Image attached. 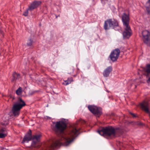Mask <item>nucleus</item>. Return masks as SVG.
Instances as JSON below:
<instances>
[{
  "label": "nucleus",
  "instance_id": "11",
  "mask_svg": "<svg viewBox=\"0 0 150 150\" xmlns=\"http://www.w3.org/2000/svg\"><path fill=\"white\" fill-rule=\"evenodd\" d=\"M41 2L39 1H34L29 6L28 10L32 11L34 9L38 7L41 4Z\"/></svg>",
  "mask_w": 150,
  "mask_h": 150
},
{
  "label": "nucleus",
  "instance_id": "21",
  "mask_svg": "<svg viewBox=\"0 0 150 150\" xmlns=\"http://www.w3.org/2000/svg\"><path fill=\"white\" fill-rule=\"evenodd\" d=\"M29 11V10H28V8L26 10L24 11L23 13V15L25 16H26L28 15V11Z\"/></svg>",
  "mask_w": 150,
  "mask_h": 150
},
{
  "label": "nucleus",
  "instance_id": "13",
  "mask_svg": "<svg viewBox=\"0 0 150 150\" xmlns=\"http://www.w3.org/2000/svg\"><path fill=\"white\" fill-rule=\"evenodd\" d=\"M112 70V68L111 66H109L103 72V75L105 77L108 76L111 72Z\"/></svg>",
  "mask_w": 150,
  "mask_h": 150
},
{
  "label": "nucleus",
  "instance_id": "24",
  "mask_svg": "<svg viewBox=\"0 0 150 150\" xmlns=\"http://www.w3.org/2000/svg\"><path fill=\"white\" fill-rule=\"evenodd\" d=\"M129 113L132 115L133 117H136V115L134 113H132L131 112H130Z\"/></svg>",
  "mask_w": 150,
  "mask_h": 150
},
{
  "label": "nucleus",
  "instance_id": "20",
  "mask_svg": "<svg viewBox=\"0 0 150 150\" xmlns=\"http://www.w3.org/2000/svg\"><path fill=\"white\" fill-rule=\"evenodd\" d=\"M33 42V40L31 39L29 40L27 42V44L28 46H30L32 45Z\"/></svg>",
  "mask_w": 150,
  "mask_h": 150
},
{
  "label": "nucleus",
  "instance_id": "3",
  "mask_svg": "<svg viewBox=\"0 0 150 150\" xmlns=\"http://www.w3.org/2000/svg\"><path fill=\"white\" fill-rule=\"evenodd\" d=\"M114 128L111 126L102 127L100 130L98 131V132L101 135L104 137L113 136L115 133Z\"/></svg>",
  "mask_w": 150,
  "mask_h": 150
},
{
  "label": "nucleus",
  "instance_id": "16",
  "mask_svg": "<svg viewBox=\"0 0 150 150\" xmlns=\"http://www.w3.org/2000/svg\"><path fill=\"white\" fill-rule=\"evenodd\" d=\"M13 78L12 79V81H15L17 79H18L20 77V76L19 74L14 72L13 74Z\"/></svg>",
  "mask_w": 150,
  "mask_h": 150
},
{
  "label": "nucleus",
  "instance_id": "26",
  "mask_svg": "<svg viewBox=\"0 0 150 150\" xmlns=\"http://www.w3.org/2000/svg\"><path fill=\"white\" fill-rule=\"evenodd\" d=\"M1 149L2 150H8L7 149H6L4 148H2Z\"/></svg>",
  "mask_w": 150,
  "mask_h": 150
},
{
  "label": "nucleus",
  "instance_id": "9",
  "mask_svg": "<svg viewBox=\"0 0 150 150\" xmlns=\"http://www.w3.org/2000/svg\"><path fill=\"white\" fill-rule=\"evenodd\" d=\"M124 31L123 33V37L125 39L129 38L132 35V30L130 26H124Z\"/></svg>",
  "mask_w": 150,
  "mask_h": 150
},
{
  "label": "nucleus",
  "instance_id": "27",
  "mask_svg": "<svg viewBox=\"0 0 150 150\" xmlns=\"http://www.w3.org/2000/svg\"><path fill=\"white\" fill-rule=\"evenodd\" d=\"M0 33L2 34H3V31L1 30H0Z\"/></svg>",
  "mask_w": 150,
  "mask_h": 150
},
{
  "label": "nucleus",
  "instance_id": "17",
  "mask_svg": "<svg viewBox=\"0 0 150 150\" xmlns=\"http://www.w3.org/2000/svg\"><path fill=\"white\" fill-rule=\"evenodd\" d=\"M22 88L20 87L18 88L16 91V93L18 95H20L22 94Z\"/></svg>",
  "mask_w": 150,
  "mask_h": 150
},
{
  "label": "nucleus",
  "instance_id": "19",
  "mask_svg": "<svg viewBox=\"0 0 150 150\" xmlns=\"http://www.w3.org/2000/svg\"><path fill=\"white\" fill-rule=\"evenodd\" d=\"M145 71L148 74L150 73V64H148L145 69Z\"/></svg>",
  "mask_w": 150,
  "mask_h": 150
},
{
  "label": "nucleus",
  "instance_id": "22",
  "mask_svg": "<svg viewBox=\"0 0 150 150\" xmlns=\"http://www.w3.org/2000/svg\"><path fill=\"white\" fill-rule=\"evenodd\" d=\"M79 123H81V124H85L86 123V122L84 120H82V119L80 120L79 121Z\"/></svg>",
  "mask_w": 150,
  "mask_h": 150
},
{
  "label": "nucleus",
  "instance_id": "5",
  "mask_svg": "<svg viewBox=\"0 0 150 150\" xmlns=\"http://www.w3.org/2000/svg\"><path fill=\"white\" fill-rule=\"evenodd\" d=\"M118 23L117 20L113 19H110L105 21L104 22V28L105 30L109 29V27H112L114 28L115 27L118 26Z\"/></svg>",
  "mask_w": 150,
  "mask_h": 150
},
{
  "label": "nucleus",
  "instance_id": "18",
  "mask_svg": "<svg viewBox=\"0 0 150 150\" xmlns=\"http://www.w3.org/2000/svg\"><path fill=\"white\" fill-rule=\"evenodd\" d=\"M73 81V80L72 77L68 78L67 80H66V85L70 83L71 82Z\"/></svg>",
  "mask_w": 150,
  "mask_h": 150
},
{
  "label": "nucleus",
  "instance_id": "7",
  "mask_svg": "<svg viewBox=\"0 0 150 150\" xmlns=\"http://www.w3.org/2000/svg\"><path fill=\"white\" fill-rule=\"evenodd\" d=\"M88 108L89 110L93 114L100 116L102 114V109L100 108H98L93 105H88Z\"/></svg>",
  "mask_w": 150,
  "mask_h": 150
},
{
  "label": "nucleus",
  "instance_id": "25",
  "mask_svg": "<svg viewBox=\"0 0 150 150\" xmlns=\"http://www.w3.org/2000/svg\"><path fill=\"white\" fill-rule=\"evenodd\" d=\"M147 82L148 83H150V77L149 78V79L147 81Z\"/></svg>",
  "mask_w": 150,
  "mask_h": 150
},
{
  "label": "nucleus",
  "instance_id": "15",
  "mask_svg": "<svg viewBox=\"0 0 150 150\" xmlns=\"http://www.w3.org/2000/svg\"><path fill=\"white\" fill-rule=\"evenodd\" d=\"M145 7L148 14L150 15V0H148L146 2Z\"/></svg>",
  "mask_w": 150,
  "mask_h": 150
},
{
  "label": "nucleus",
  "instance_id": "6",
  "mask_svg": "<svg viewBox=\"0 0 150 150\" xmlns=\"http://www.w3.org/2000/svg\"><path fill=\"white\" fill-rule=\"evenodd\" d=\"M142 35L144 42L147 45L150 46V32L147 30L142 31Z\"/></svg>",
  "mask_w": 150,
  "mask_h": 150
},
{
  "label": "nucleus",
  "instance_id": "4",
  "mask_svg": "<svg viewBox=\"0 0 150 150\" xmlns=\"http://www.w3.org/2000/svg\"><path fill=\"white\" fill-rule=\"evenodd\" d=\"M25 105L24 102L19 98L18 102L13 105L12 110L13 115L15 116H18L19 114L21 109Z\"/></svg>",
  "mask_w": 150,
  "mask_h": 150
},
{
  "label": "nucleus",
  "instance_id": "1",
  "mask_svg": "<svg viewBox=\"0 0 150 150\" xmlns=\"http://www.w3.org/2000/svg\"><path fill=\"white\" fill-rule=\"evenodd\" d=\"M54 126L52 128L53 130L55 132L56 134L60 138L61 141V142L55 139H53L50 141L48 144L45 145H37V143L40 141L42 136L40 134H36L32 137L31 131L30 130L24 136L22 142V143L25 142H28L31 139L32 142L31 144V149L33 150V148L37 150H53L57 146L66 142L65 134V129L66 128V120L64 119L56 122L54 123Z\"/></svg>",
  "mask_w": 150,
  "mask_h": 150
},
{
  "label": "nucleus",
  "instance_id": "14",
  "mask_svg": "<svg viewBox=\"0 0 150 150\" xmlns=\"http://www.w3.org/2000/svg\"><path fill=\"white\" fill-rule=\"evenodd\" d=\"M7 134V132L6 129L5 128H3L0 129V138H4Z\"/></svg>",
  "mask_w": 150,
  "mask_h": 150
},
{
  "label": "nucleus",
  "instance_id": "8",
  "mask_svg": "<svg viewBox=\"0 0 150 150\" xmlns=\"http://www.w3.org/2000/svg\"><path fill=\"white\" fill-rule=\"evenodd\" d=\"M120 52V51L119 49H116L111 52L109 57L112 62H115L119 56Z\"/></svg>",
  "mask_w": 150,
  "mask_h": 150
},
{
  "label": "nucleus",
  "instance_id": "2",
  "mask_svg": "<svg viewBox=\"0 0 150 150\" xmlns=\"http://www.w3.org/2000/svg\"><path fill=\"white\" fill-rule=\"evenodd\" d=\"M66 119V146L72 143L80 133L77 124H69Z\"/></svg>",
  "mask_w": 150,
  "mask_h": 150
},
{
  "label": "nucleus",
  "instance_id": "23",
  "mask_svg": "<svg viewBox=\"0 0 150 150\" xmlns=\"http://www.w3.org/2000/svg\"><path fill=\"white\" fill-rule=\"evenodd\" d=\"M82 81L83 82L84 81H86V79L88 80V79L87 78L84 77H82Z\"/></svg>",
  "mask_w": 150,
  "mask_h": 150
},
{
  "label": "nucleus",
  "instance_id": "12",
  "mask_svg": "<svg viewBox=\"0 0 150 150\" xmlns=\"http://www.w3.org/2000/svg\"><path fill=\"white\" fill-rule=\"evenodd\" d=\"M114 130L115 133L114 134H113V136L119 137L122 134V131L120 128L117 127L114 128Z\"/></svg>",
  "mask_w": 150,
  "mask_h": 150
},
{
  "label": "nucleus",
  "instance_id": "10",
  "mask_svg": "<svg viewBox=\"0 0 150 150\" xmlns=\"http://www.w3.org/2000/svg\"><path fill=\"white\" fill-rule=\"evenodd\" d=\"M122 19L124 26H130L129 25L130 19L129 15L124 13L122 16Z\"/></svg>",
  "mask_w": 150,
  "mask_h": 150
}]
</instances>
